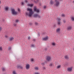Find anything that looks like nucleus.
I'll list each match as a JSON object with an SVG mask.
<instances>
[{
	"instance_id": "obj_1",
	"label": "nucleus",
	"mask_w": 74,
	"mask_h": 74,
	"mask_svg": "<svg viewBox=\"0 0 74 74\" xmlns=\"http://www.w3.org/2000/svg\"><path fill=\"white\" fill-rule=\"evenodd\" d=\"M27 11H29V12H25L26 14L29 17H31L34 13L33 11H32V9L28 8L27 9Z\"/></svg>"
},
{
	"instance_id": "obj_2",
	"label": "nucleus",
	"mask_w": 74,
	"mask_h": 74,
	"mask_svg": "<svg viewBox=\"0 0 74 74\" xmlns=\"http://www.w3.org/2000/svg\"><path fill=\"white\" fill-rule=\"evenodd\" d=\"M62 0H54L56 3L54 4L56 7H58L60 4V2L59 1H62Z\"/></svg>"
},
{
	"instance_id": "obj_3",
	"label": "nucleus",
	"mask_w": 74,
	"mask_h": 74,
	"mask_svg": "<svg viewBox=\"0 0 74 74\" xmlns=\"http://www.w3.org/2000/svg\"><path fill=\"white\" fill-rule=\"evenodd\" d=\"M12 14V15H17L18 14V12H16L15 9H11Z\"/></svg>"
},
{
	"instance_id": "obj_4",
	"label": "nucleus",
	"mask_w": 74,
	"mask_h": 74,
	"mask_svg": "<svg viewBox=\"0 0 74 74\" xmlns=\"http://www.w3.org/2000/svg\"><path fill=\"white\" fill-rule=\"evenodd\" d=\"M67 71L68 72H71L73 71V67H68L67 69Z\"/></svg>"
},
{
	"instance_id": "obj_5",
	"label": "nucleus",
	"mask_w": 74,
	"mask_h": 74,
	"mask_svg": "<svg viewBox=\"0 0 74 74\" xmlns=\"http://www.w3.org/2000/svg\"><path fill=\"white\" fill-rule=\"evenodd\" d=\"M61 29L60 28H57L56 30V32L58 34H60V33Z\"/></svg>"
},
{
	"instance_id": "obj_6",
	"label": "nucleus",
	"mask_w": 74,
	"mask_h": 74,
	"mask_svg": "<svg viewBox=\"0 0 74 74\" xmlns=\"http://www.w3.org/2000/svg\"><path fill=\"white\" fill-rule=\"evenodd\" d=\"M30 67V66L29 64H27L25 65V68L26 70H29Z\"/></svg>"
},
{
	"instance_id": "obj_7",
	"label": "nucleus",
	"mask_w": 74,
	"mask_h": 74,
	"mask_svg": "<svg viewBox=\"0 0 74 74\" xmlns=\"http://www.w3.org/2000/svg\"><path fill=\"white\" fill-rule=\"evenodd\" d=\"M57 19L58 21L57 23V25L59 26H60V25H61V22H60L61 19H60V18H58Z\"/></svg>"
},
{
	"instance_id": "obj_8",
	"label": "nucleus",
	"mask_w": 74,
	"mask_h": 74,
	"mask_svg": "<svg viewBox=\"0 0 74 74\" xmlns=\"http://www.w3.org/2000/svg\"><path fill=\"white\" fill-rule=\"evenodd\" d=\"M46 60L47 61H49L51 60V57L50 56H47V57Z\"/></svg>"
},
{
	"instance_id": "obj_9",
	"label": "nucleus",
	"mask_w": 74,
	"mask_h": 74,
	"mask_svg": "<svg viewBox=\"0 0 74 74\" xmlns=\"http://www.w3.org/2000/svg\"><path fill=\"white\" fill-rule=\"evenodd\" d=\"M34 11H36L37 12H39V10L38 9H37L36 7H34Z\"/></svg>"
},
{
	"instance_id": "obj_10",
	"label": "nucleus",
	"mask_w": 74,
	"mask_h": 74,
	"mask_svg": "<svg viewBox=\"0 0 74 74\" xmlns=\"http://www.w3.org/2000/svg\"><path fill=\"white\" fill-rule=\"evenodd\" d=\"M72 29V26H69L67 28V29L68 30H70Z\"/></svg>"
},
{
	"instance_id": "obj_11",
	"label": "nucleus",
	"mask_w": 74,
	"mask_h": 74,
	"mask_svg": "<svg viewBox=\"0 0 74 74\" xmlns=\"http://www.w3.org/2000/svg\"><path fill=\"white\" fill-rule=\"evenodd\" d=\"M48 40V37L46 36L42 39V40L44 41H47Z\"/></svg>"
},
{
	"instance_id": "obj_12",
	"label": "nucleus",
	"mask_w": 74,
	"mask_h": 74,
	"mask_svg": "<svg viewBox=\"0 0 74 74\" xmlns=\"http://www.w3.org/2000/svg\"><path fill=\"white\" fill-rule=\"evenodd\" d=\"M16 67L17 68H19V69H23V66H21L19 65H17Z\"/></svg>"
},
{
	"instance_id": "obj_13",
	"label": "nucleus",
	"mask_w": 74,
	"mask_h": 74,
	"mask_svg": "<svg viewBox=\"0 0 74 74\" xmlns=\"http://www.w3.org/2000/svg\"><path fill=\"white\" fill-rule=\"evenodd\" d=\"M14 40V38L13 37H10L9 38V41H12V40Z\"/></svg>"
},
{
	"instance_id": "obj_14",
	"label": "nucleus",
	"mask_w": 74,
	"mask_h": 74,
	"mask_svg": "<svg viewBox=\"0 0 74 74\" xmlns=\"http://www.w3.org/2000/svg\"><path fill=\"white\" fill-rule=\"evenodd\" d=\"M50 4L51 5H53V4H54V1H52V0H51L50 1Z\"/></svg>"
},
{
	"instance_id": "obj_15",
	"label": "nucleus",
	"mask_w": 74,
	"mask_h": 74,
	"mask_svg": "<svg viewBox=\"0 0 74 74\" xmlns=\"http://www.w3.org/2000/svg\"><path fill=\"white\" fill-rule=\"evenodd\" d=\"M51 45L53 47H55L56 45V44H55V42H53L52 43Z\"/></svg>"
},
{
	"instance_id": "obj_16",
	"label": "nucleus",
	"mask_w": 74,
	"mask_h": 74,
	"mask_svg": "<svg viewBox=\"0 0 74 74\" xmlns=\"http://www.w3.org/2000/svg\"><path fill=\"white\" fill-rule=\"evenodd\" d=\"M64 58L66 59H69V56L67 55H66L64 56Z\"/></svg>"
},
{
	"instance_id": "obj_17",
	"label": "nucleus",
	"mask_w": 74,
	"mask_h": 74,
	"mask_svg": "<svg viewBox=\"0 0 74 74\" xmlns=\"http://www.w3.org/2000/svg\"><path fill=\"white\" fill-rule=\"evenodd\" d=\"M49 67H52V66H53V63H51L49 64Z\"/></svg>"
},
{
	"instance_id": "obj_18",
	"label": "nucleus",
	"mask_w": 74,
	"mask_h": 74,
	"mask_svg": "<svg viewBox=\"0 0 74 74\" xmlns=\"http://www.w3.org/2000/svg\"><path fill=\"white\" fill-rule=\"evenodd\" d=\"M34 69L35 70H38L39 68L38 67L36 66L34 68Z\"/></svg>"
},
{
	"instance_id": "obj_19",
	"label": "nucleus",
	"mask_w": 74,
	"mask_h": 74,
	"mask_svg": "<svg viewBox=\"0 0 74 74\" xmlns=\"http://www.w3.org/2000/svg\"><path fill=\"white\" fill-rule=\"evenodd\" d=\"M71 20H72V21L74 22V17L72 16L71 17Z\"/></svg>"
},
{
	"instance_id": "obj_20",
	"label": "nucleus",
	"mask_w": 74,
	"mask_h": 74,
	"mask_svg": "<svg viewBox=\"0 0 74 74\" xmlns=\"http://www.w3.org/2000/svg\"><path fill=\"white\" fill-rule=\"evenodd\" d=\"M28 6H29V7H32L33 5V4H28Z\"/></svg>"
},
{
	"instance_id": "obj_21",
	"label": "nucleus",
	"mask_w": 74,
	"mask_h": 74,
	"mask_svg": "<svg viewBox=\"0 0 74 74\" xmlns=\"http://www.w3.org/2000/svg\"><path fill=\"white\" fill-rule=\"evenodd\" d=\"M8 6L6 7L5 8V11H8Z\"/></svg>"
},
{
	"instance_id": "obj_22",
	"label": "nucleus",
	"mask_w": 74,
	"mask_h": 74,
	"mask_svg": "<svg viewBox=\"0 0 74 74\" xmlns=\"http://www.w3.org/2000/svg\"><path fill=\"white\" fill-rule=\"evenodd\" d=\"M2 71H4L5 70V68L2 67Z\"/></svg>"
},
{
	"instance_id": "obj_23",
	"label": "nucleus",
	"mask_w": 74,
	"mask_h": 74,
	"mask_svg": "<svg viewBox=\"0 0 74 74\" xmlns=\"http://www.w3.org/2000/svg\"><path fill=\"white\" fill-rule=\"evenodd\" d=\"M38 16V14H35L34 15V17H35V18H36V17H37Z\"/></svg>"
},
{
	"instance_id": "obj_24",
	"label": "nucleus",
	"mask_w": 74,
	"mask_h": 74,
	"mask_svg": "<svg viewBox=\"0 0 74 74\" xmlns=\"http://www.w3.org/2000/svg\"><path fill=\"white\" fill-rule=\"evenodd\" d=\"M61 66V65H60L57 66V69H60V68Z\"/></svg>"
},
{
	"instance_id": "obj_25",
	"label": "nucleus",
	"mask_w": 74,
	"mask_h": 74,
	"mask_svg": "<svg viewBox=\"0 0 74 74\" xmlns=\"http://www.w3.org/2000/svg\"><path fill=\"white\" fill-rule=\"evenodd\" d=\"M13 74H17V73H16V72L15 71H13Z\"/></svg>"
},
{
	"instance_id": "obj_26",
	"label": "nucleus",
	"mask_w": 74,
	"mask_h": 74,
	"mask_svg": "<svg viewBox=\"0 0 74 74\" xmlns=\"http://www.w3.org/2000/svg\"><path fill=\"white\" fill-rule=\"evenodd\" d=\"M61 16L62 17H65V15L64 14H62V15H61Z\"/></svg>"
},
{
	"instance_id": "obj_27",
	"label": "nucleus",
	"mask_w": 74,
	"mask_h": 74,
	"mask_svg": "<svg viewBox=\"0 0 74 74\" xmlns=\"http://www.w3.org/2000/svg\"><path fill=\"white\" fill-rule=\"evenodd\" d=\"M34 74H40V73L39 72H36L34 73Z\"/></svg>"
},
{
	"instance_id": "obj_28",
	"label": "nucleus",
	"mask_w": 74,
	"mask_h": 74,
	"mask_svg": "<svg viewBox=\"0 0 74 74\" xmlns=\"http://www.w3.org/2000/svg\"><path fill=\"white\" fill-rule=\"evenodd\" d=\"M31 46L32 47H35V45H34L32 44Z\"/></svg>"
},
{
	"instance_id": "obj_29",
	"label": "nucleus",
	"mask_w": 74,
	"mask_h": 74,
	"mask_svg": "<svg viewBox=\"0 0 74 74\" xmlns=\"http://www.w3.org/2000/svg\"><path fill=\"white\" fill-rule=\"evenodd\" d=\"M3 47H0V51H2Z\"/></svg>"
},
{
	"instance_id": "obj_30",
	"label": "nucleus",
	"mask_w": 74,
	"mask_h": 74,
	"mask_svg": "<svg viewBox=\"0 0 74 74\" xmlns=\"http://www.w3.org/2000/svg\"><path fill=\"white\" fill-rule=\"evenodd\" d=\"M11 48L10 47H9L8 48V50H11Z\"/></svg>"
},
{
	"instance_id": "obj_31",
	"label": "nucleus",
	"mask_w": 74,
	"mask_h": 74,
	"mask_svg": "<svg viewBox=\"0 0 74 74\" xmlns=\"http://www.w3.org/2000/svg\"><path fill=\"white\" fill-rule=\"evenodd\" d=\"M37 17H38V18H41V16H40L39 15V14H38V16Z\"/></svg>"
},
{
	"instance_id": "obj_32",
	"label": "nucleus",
	"mask_w": 74,
	"mask_h": 74,
	"mask_svg": "<svg viewBox=\"0 0 74 74\" xmlns=\"http://www.w3.org/2000/svg\"><path fill=\"white\" fill-rule=\"evenodd\" d=\"M31 62H33L34 61V59L33 58H31Z\"/></svg>"
},
{
	"instance_id": "obj_33",
	"label": "nucleus",
	"mask_w": 74,
	"mask_h": 74,
	"mask_svg": "<svg viewBox=\"0 0 74 74\" xmlns=\"http://www.w3.org/2000/svg\"><path fill=\"white\" fill-rule=\"evenodd\" d=\"M18 22H19V20H16V21H15L16 23H18Z\"/></svg>"
},
{
	"instance_id": "obj_34",
	"label": "nucleus",
	"mask_w": 74,
	"mask_h": 74,
	"mask_svg": "<svg viewBox=\"0 0 74 74\" xmlns=\"http://www.w3.org/2000/svg\"><path fill=\"white\" fill-rule=\"evenodd\" d=\"M5 38H8V35H5Z\"/></svg>"
},
{
	"instance_id": "obj_35",
	"label": "nucleus",
	"mask_w": 74,
	"mask_h": 74,
	"mask_svg": "<svg viewBox=\"0 0 74 74\" xmlns=\"http://www.w3.org/2000/svg\"><path fill=\"white\" fill-rule=\"evenodd\" d=\"M35 25H38V23L36 22H35Z\"/></svg>"
},
{
	"instance_id": "obj_36",
	"label": "nucleus",
	"mask_w": 74,
	"mask_h": 74,
	"mask_svg": "<svg viewBox=\"0 0 74 74\" xmlns=\"http://www.w3.org/2000/svg\"><path fill=\"white\" fill-rule=\"evenodd\" d=\"M41 64L42 66H43V65H44V64H45V63H41Z\"/></svg>"
},
{
	"instance_id": "obj_37",
	"label": "nucleus",
	"mask_w": 74,
	"mask_h": 74,
	"mask_svg": "<svg viewBox=\"0 0 74 74\" xmlns=\"http://www.w3.org/2000/svg\"><path fill=\"white\" fill-rule=\"evenodd\" d=\"M27 0H25V3H27Z\"/></svg>"
},
{
	"instance_id": "obj_38",
	"label": "nucleus",
	"mask_w": 74,
	"mask_h": 74,
	"mask_svg": "<svg viewBox=\"0 0 74 74\" xmlns=\"http://www.w3.org/2000/svg\"><path fill=\"white\" fill-rule=\"evenodd\" d=\"M43 69L44 70H45V69H46V68H45V67L44 66L43 67Z\"/></svg>"
},
{
	"instance_id": "obj_39",
	"label": "nucleus",
	"mask_w": 74,
	"mask_h": 74,
	"mask_svg": "<svg viewBox=\"0 0 74 74\" xmlns=\"http://www.w3.org/2000/svg\"><path fill=\"white\" fill-rule=\"evenodd\" d=\"M56 24H55L53 25V27H56Z\"/></svg>"
},
{
	"instance_id": "obj_40",
	"label": "nucleus",
	"mask_w": 74,
	"mask_h": 74,
	"mask_svg": "<svg viewBox=\"0 0 74 74\" xmlns=\"http://www.w3.org/2000/svg\"><path fill=\"white\" fill-rule=\"evenodd\" d=\"M47 6H44V8L45 9L46 8Z\"/></svg>"
},
{
	"instance_id": "obj_41",
	"label": "nucleus",
	"mask_w": 74,
	"mask_h": 74,
	"mask_svg": "<svg viewBox=\"0 0 74 74\" xmlns=\"http://www.w3.org/2000/svg\"><path fill=\"white\" fill-rule=\"evenodd\" d=\"M28 40H30V36L28 38Z\"/></svg>"
},
{
	"instance_id": "obj_42",
	"label": "nucleus",
	"mask_w": 74,
	"mask_h": 74,
	"mask_svg": "<svg viewBox=\"0 0 74 74\" xmlns=\"http://www.w3.org/2000/svg\"><path fill=\"white\" fill-rule=\"evenodd\" d=\"M20 9L19 8L18 9V12H20Z\"/></svg>"
},
{
	"instance_id": "obj_43",
	"label": "nucleus",
	"mask_w": 74,
	"mask_h": 74,
	"mask_svg": "<svg viewBox=\"0 0 74 74\" xmlns=\"http://www.w3.org/2000/svg\"><path fill=\"white\" fill-rule=\"evenodd\" d=\"M14 26H16V24H14Z\"/></svg>"
},
{
	"instance_id": "obj_44",
	"label": "nucleus",
	"mask_w": 74,
	"mask_h": 74,
	"mask_svg": "<svg viewBox=\"0 0 74 74\" xmlns=\"http://www.w3.org/2000/svg\"><path fill=\"white\" fill-rule=\"evenodd\" d=\"M21 4L22 5H23V4H24V3H23V2H22Z\"/></svg>"
},
{
	"instance_id": "obj_45",
	"label": "nucleus",
	"mask_w": 74,
	"mask_h": 74,
	"mask_svg": "<svg viewBox=\"0 0 74 74\" xmlns=\"http://www.w3.org/2000/svg\"><path fill=\"white\" fill-rule=\"evenodd\" d=\"M63 22H64V23H66V21H65V20H64V21H63Z\"/></svg>"
},
{
	"instance_id": "obj_46",
	"label": "nucleus",
	"mask_w": 74,
	"mask_h": 74,
	"mask_svg": "<svg viewBox=\"0 0 74 74\" xmlns=\"http://www.w3.org/2000/svg\"><path fill=\"white\" fill-rule=\"evenodd\" d=\"M29 25H32V23H29Z\"/></svg>"
},
{
	"instance_id": "obj_47",
	"label": "nucleus",
	"mask_w": 74,
	"mask_h": 74,
	"mask_svg": "<svg viewBox=\"0 0 74 74\" xmlns=\"http://www.w3.org/2000/svg\"><path fill=\"white\" fill-rule=\"evenodd\" d=\"M1 29H2L1 27H0V31H1Z\"/></svg>"
},
{
	"instance_id": "obj_48",
	"label": "nucleus",
	"mask_w": 74,
	"mask_h": 74,
	"mask_svg": "<svg viewBox=\"0 0 74 74\" xmlns=\"http://www.w3.org/2000/svg\"><path fill=\"white\" fill-rule=\"evenodd\" d=\"M0 4H1V1L0 0Z\"/></svg>"
},
{
	"instance_id": "obj_49",
	"label": "nucleus",
	"mask_w": 74,
	"mask_h": 74,
	"mask_svg": "<svg viewBox=\"0 0 74 74\" xmlns=\"http://www.w3.org/2000/svg\"><path fill=\"white\" fill-rule=\"evenodd\" d=\"M73 3H74V1H73Z\"/></svg>"
}]
</instances>
